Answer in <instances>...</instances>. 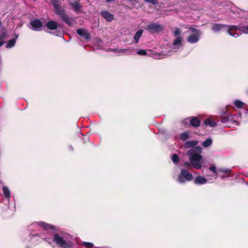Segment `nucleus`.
Segmentation results:
<instances>
[{"mask_svg": "<svg viewBox=\"0 0 248 248\" xmlns=\"http://www.w3.org/2000/svg\"><path fill=\"white\" fill-rule=\"evenodd\" d=\"M202 152V148L200 146H197L189 150L187 155L189 156L190 162L187 161L184 162L183 167L189 169L192 166L197 170L200 169L202 168V165L200 161L202 159V156L200 154Z\"/></svg>", "mask_w": 248, "mask_h": 248, "instance_id": "f257e3e1", "label": "nucleus"}, {"mask_svg": "<svg viewBox=\"0 0 248 248\" xmlns=\"http://www.w3.org/2000/svg\"><path fill=\"white\" fill-rule=\"evenodd\" d=\"M52 241L59 248H72L73 243L68 240L65 236H62L60 234L55 233L53 234Z\"/></svg>", "mask_w": 248, "mask_h": 248, "instance_id": "f03ea898", "label": "nucleus"}, {"mask_svg": "<svg viewBox=\"0 0 248 248\" xmlns=\"http://www.w3.org/2000/svg\"><path fill=\"white\" fill-rule=\"evenodd\" d=\"M193 179V175L187 170L182 169L178 178V181L181 183H184L186 181H191Z\"/></svg>", "mask_w": 248, "mask_h": 248, "instance_id": "7ed1b4c3", "label": "nucleus"}, {"mask_svg": "<svg viewBox=\"0 0 248 248\" xmlns=\"http://www.w3.org/2000/svg\"><path fill=\"white\" fill-rule=\"evenodd\" d=\"M163 29V26L157 23H150L146 27V30L151 33H159Z\"/></svg>", "mask_w": 248, "mask_h": 248, "instance_id": "20e7f679", "label": "nucleus"}, {"mask_svg": "<svg viewBox=\"0 0 248 248\" xmlns=\"http://www.w3.org/2000/svg\"><path fill=\"white\" fill-rule=\"evenodd\" d=\"M29 28L33 31H39L43 29L44 25L40 20L34 19L30 21Z\"/></svg>", "mask_w": 248, "mask_h": 248, "instance_id": "39448f33", "label": "nucleus"}, {"mask_svg": "<svg viewBox=\"0 0 248 248\" xmlns=\"http://www.w3.org/2000/svg\"><path fill=\"white\" fill-rule=\"evenodd\" d=\"M51 3L54 8L55 13L60 17L65 14V10L62 7L61 4L57 0H51Z\"/></svg>", "mask_w": 248, "mask_h": 248, "instance_id": "423d86ee", "label": "nucleus"}, {"mask_svg": "<svg viewBox=\"0 0 248 248\" xmlns=\"http://www.w3.org/2000/svg\"><path fill=\"white\" fill-rule=\"evenodd\" d=\"M80 0H76L75 1H69V4L72 9L76 13L78 14L82 12V6L79 3Z\"/></svg>", "mask_w": 248, "mask_h": 248, "instance_id": "0eeeda50", "label": "nucleus"}, {"mask_svg": "<svg viewBox=\"0 0 248 248\" xmlns=\"http://www.w3.org/2000/svg\"><path fill=\"white\" fill-rule=\"evenodd\" d=\"M230 28V25L223 24L213 23L212 24L211 29L214 32H218L222 30L227 31L228 28Z\"/></svg>", "mask_w": 248, "mask_h": 248, "instance_id": "6e6552de", "label": "nucleus"}, {"mask_svg": "<svg viewBox=\"0 0 248 248\" xmlns=\"http://www.w3.org/2000/svg\"><path fill=\"white\" fill-rule=\"evenodd\" d=\"M186 120H189L190 124L195 128H197L201 125V121L197 117L195 116L188 117Z\"/></svg>", "mask_w": 248, "mask_h": 248, "instance_id": "1a4fd4ad", "label": "nucleus"}, {"mask_svg": "<svg viewBox=\"0 0 248 248\" xmlns=\"http://www.w3.org/2000/svg\"><path fill=\"white\" fill-rule=\"evenodd\" d=\"M201 34L202 33L192 34L187 37V41L190 44L196 43L199 41Z\"/></svg>", "mask_w": 248, "mask_h": 248, "instance_id": "9d476101", "label": "nucleus"}, {"mask_svg": "<svg viewBox=\"0 0 248 248\" xmlns=\"http://www.w3.org/2000/svg\"><path fill=\"white\" fill-rule=\"evenodd\" d=\"M182 45V38L180 36H178L176 37L175 39H174L173 43L172 44V49H174L175 51H176L177 49L181 47Z\"/></svg>", "mask_w": 248, "mask_h": 248, "instance_id": "9b49d317", "label": "nucleus"}, {"mask_svg": "<svg viewBox=\"0 0 248 248\" xmlns=\"http://www.w3.org/2000/svg\"><path fill=\"white\" fill-rule=\"evenodd\" d=\"M60 18L69 26H72L75 23V20L73 18L69 16L66 14L62 16Z\"/></svg>", "mask_w": 248, "mask_h": 248, "instance_id": "f8f14e48", "label": "nucleus"}, {"mask_svg": "<svg viewBox=\"0 0 248 248\" xmlns=\"http://www.w3.org/2000/svg\"><path fill=\"white\" fill-rule=\"evenodd\" d=\"M77 33L80 36L86 40H89L90 38V35L87 30L83 28L78 29L77 30Z\"/></svg>", "mask_w": 248, "mask_h": 248, "instance_id": "ddd939ff", "label": "nucleus"}, {"mask_svg": "<svg viewBox=\"0 0 248 248\" xmlns=\"http://www.w3.org/2000/svg\"><path fill=\"white\" fill-rule=\"evenodd\" d=\"M101 15L107 21L110 22L114 19V16L108 11H102L101 12Z\"/></svg>", "mask_w": 248, "mask_h": 248, "instance_id": "4468645a", "label": "nucleus"}, {"mask_svg": "<svg viewBox=\"0 0 248 248\" xmlns=\"http://www.w3.org/2000/svg\"><path fill=\"white\" fill-rule=\"evenodd\" d=\"M58 26V23L53 20L48 21L46 24L47 28L51 30H56Z\"/></svg>", "mask_w": 248, "mask_h": 248, "instance_id": "2eb2a0df", "label": "nucleus"}, {"mask_svg": "<svg viewBox=\"0 0 248 248\" xmlns=\"http://www.w3.org/2000/svg\"><path fill=\"white\" fill-rule=\"evenodd\" d=\"M39 225L46 231H53L55 229V227L54 226L47 224L45 222H40L39 223Z\"/></svg>", "mask_w": 248, "mask_h": 248, "instance_id": "dca6fc26", "label": "nucleus"}, {"mask_svg": "<svg viewBox=\"0 0 248 248\" xmlns=\"http://www.w3.org/2000/svg\"><path fill=\"white\" fill-rule=\"evenodd\" d=\"M239 29H240V27H237L236 26H234V25L233 26H230V28H229L227 29V31L230 35L236 38L239 36V34H238L237 33H232L231 32V30L236 31L237 30H239Z\"/></svg>", "mask_w": 248, "mask_h": 248, "instance_id": "f3484780", "label": "nucleus"}, {"mask_svg": "<svg viewBox=\"0 0 248 248\" xmlns=\"http://www.w3.org/2000/svg\"><path fill=\"white\" fill-rule=\"evenodd\" d=\"M198 144V141L197 140H194L191 141H186L184 144V147L185 148H189L190 147H192V148L197 147L196 146Z\"/></svg>", "mask_w": 248, "mask_h": 248, "instance_id": "a211bd4d", "label": "nucleus"}, {"mask_svg": "<svg viewBox=\"0 0 248 248\" xmlns=\"http://www.w3.org/2000/svg\"><path fill=\"white\" fill-rule=\"evenodd\" d=\"M207 181V179L204 177L201 176H199L196 177L194 180V183L197 185H202L206 183Z\"/></svg>", "mask_w": 248, "mask_h": 248, "instance_id": "6ab92c4d", "label": "nucleus"}, {"mask_svg": "<svg viewBox=\"0 0 248 248\" xmlns=\"http://www.w3.org/2000/svg\"><path fill=\"white\" fill-rule=\"evenodd\" d=\"M143 32V30L142 29L139 30L135 33L134 36V40L135 44H138L139 42V39L141 36Z\"/></svg>", "mask_w": 248, "mask_h": 248, "instance_id": "aec40b11", "label": "nucleus"}, {"mask_svg": "<svg viewBox=\"0 0 248 248\" xmlns=\"http://www.w3.org/2000/svg\"><path fill=\"white\" fill-rule=\"evenodd\" d=\"M116 52L129 55L133 54V50L130 48H121L118 50H116Z\"/></svg>", "mask_w": 248, "mask_h": 248, "instance_id": "412c9836", "label": "nucleus"}, {"mask_svg": "<svg viewBox=\"0 0 248 248\" xmlns=\"http://www.w3.org/2000/svg\"><path fill=\"white\" fill-rule=\"evenodd\" d=\"M204 124L210 126L211 127H215L217 125V124L211 119H206L204 121Z\"/></svg>", "mask_w": 248, "mask_h": 248, "instance_id": "4be33fe9", "label": "nucleus"}, {"mask_svg": "<svg viewBox=\"0 0 248 248\" xmlns=\"http://www.w3.org/2000/svg\"><path fill=\"white\" fill-rule=\"evenodd\" d=\"M233 119V117L231 115L221 116L220 121L223 123H227L231 122Z\"/></svg>", "mask_w": 248, "mask_h": 248, "instance_id": "5701e85b", "label": "nucleus"}, {"mask_svg": "<svg viewBox=\"0 0 248 248\" xmlns=\"http://www.w3.org/2000/svg\"><path fill=\"white\" fill-rule=\"evenodd\" d=\"M2 191L6 198H9L10 197V192L7 187L3 186L2 187Z\"/></svg>", "mask_w": 248, "mask_h": 248, "instance_id": "b1692460", "label": "nucleus"}, {"mask_svg": "<svg viewBox=\"0 0 248 248\" xmlns=\"http://www.w3.org/2000/svg\"><path fill=\"white\" fill-rule=\"evenodd\" d=\"M16 39H12L7 42L6 46V48H12L14 47L16 44Z\"/></svg>", "mask_w": 248, "mask_h": 248, "instance_id": "393cba45", "label": "nucleus"}, {"mask_svg": "<svg viewBox=\"0 0 248 248\" xmlns=\"http://www.w3.org/2000/svg\"><path fill=\"white\" fill-rule=\"evenodd\" d=\"M212 142V140L211 138H208L202 143V146L204 147L207 148L210 146Z\"/></svg>", "mask_w": 248, "mask_h": 248, "instance_id": "a878e982", "label": "nucleus"}, {"mask_svg": "<svg viewBox=\"0 0 248 248\" xmlns=\"http://www.w3.org/2000/svg\"><path fill=\"white\" fill-rule=\"evenodd\" d=\"M189 137V135L187 132H182L180 136V139L182 140H186Z\"/></svg>", "mask_w": 248, "mask_h": 248, "instance_id": "bb28decb", "label": "nucleus"}, {"mask_svg": "<svg viewBox=\"0 0 248 248\" xmlns=\"http://www.w3.org/2000/svg\"><path fill=\"white\" fill-rule=\"evenodd\" d=\"M234 104L237 108H241L243 107L244 103L239 100H237L234 101Z\"/></svg>", "mask_w": 248, "mask_h": 248, "instance_id": "cd10ccee", "label": "nucleus"}, {"mask_svg": "<svg viewBox=\"0 0 248 248\" xmlns=\"http://www.w3.org/2000/svg\"><path fill=\"white\" fill-rule=\"evenodd\" d=\"M219 172L223 173L226 175L229 174L231 172V170L228 169L220 168L218 169Z\"/></svg>", "mask_w": 248, "mask_h": 248, "instance_id": "c85d7f7f", "label": "nucleus"}, {"mask_svg": "<svg viewBox=\"0 0 248 248\" xmlns=\"http://www.w3.org/2000/svg\"><path fill=\"white\" fill-rule=\"evenodd\" d=\"M171 159L174 163H177L179 161V157L177 154H174L172 156Z\"/></svg>", "mask_w": 248, "mask_h": 248, "instance_id": "c756f323", "label": "nucleus"}, {"mask_svg": "<svg viewBox=\"0 0 248 248\" xmlns=\"http://www.w3.org/2000/svg\"><path fill=\"white\" fill-rule=\"evenodd\" d=\"M189 30L192 32L193 34H197V33H201L200 30L197 29L196 28L193 27H189L188 28Z\"/></svg>", "mask_w": 248, "mask_h": 248, "instance_id": "7c9ffc66", "label": "nucleus"}, {"mask_svg": "<svg viewBox=\"0 0 248 248\" xmlns=\"http://www.w3.org/2000/svg\"><path fill=\"white\" fill-rule=\"evenodd\" d=\"M239 30L244 33L248 34V26L240 27Z\"/></svg>", "mask_w": 248, "mask_h": 248, "instance_id": "2f4dec72", "label": "nucleus"}, {"mask_svg": "<svg viewBox=\"0 0 248 248\" xmlns=\"http://www.w3.org/2000/svg\"><path fill=\"white\" fill-rule=\"evenodd\" d=\"M181 33V31L179 29L176 28L174 29L173 31V34L174 36L177 37L178 36H180V34Z\"/></svg>", "mask_w": 248, "mask_h": 248, "instance_id": "473e14b6", "label": "nucleus"}, {"mask_svg": "<svg viewBox=\"0 0 248 248\" xmlns=\"http://www.w3.org/2000/svg\"><path fill=\"white\" fill-rule=\"evenodd\" d=\"M137 54L139 55L145 56L147 53L145 49H140L137 51Z\"/></svg>", "mask_w": 248, "mask_h": 248, "instance_id": "72a5a7b5", "label": "nucleus"}, {"mask_svg": "<svg viewBox=\"0 0 248 248\" xmlns=\"http://www.w3.org/2000/svg\"><path fill=\"white\" fill-rule=\"evenodd\" d=\"M83 245L87 247V248H92L93 246V244L90 242H83Z\"/></svg>", "mask_w": 248, "mask_h": 248, "instance_id": "f704fd0d", "label": "nucleus"}, {"mask_svg": "<svg viewBox=\"0 0 248 248\" xmlns=\"http://www.w3.org/2000/svg\"><path fill=\"white\" fill-rule=\"evenodd\" d=\"M209 170H211L212 172H213L214 173H217V170L216 167L215 166H214V165H212L211 167H210Z\"/></svg>", "mask_w": 248, "mask_h": 248, "instance_id": "c9c22d12", "label": "nucleus"}, {"mask_svg": "<svg viewBox=\"0 0 248 248\" xmlns=\"http://www.w3.org/2000/svg\"><path fill=\"white\" fill-rule=\"evenodd\" d=\"M146 2L151 3L155 5L158 3L157 0H145Z\"/></svg>", "mask_w": 248, "mask_h": 248, "instance_id": "e433bc0d", "label": "nucleus"}, {"mask_svg": "<svg viewBox=\"0 0 248 248\" xmlns=\"http://www.w3.org/2000/svg\"><path fill=\"white\" fill-rule=\"evenodd\" d=\"M170 55H171L170 52H169V53H166L165 55H163V54H162L160 55V59H162V58H164L165 57L167 56H169Z\"/></svg>", "mask_w": 248, "mask_h": 248, "instance_id": "4c0bfd02", "label": "nucleus"}, {"mask_svg": "<svg viewBox=\"0 0 248 248\" xmlns=\"http://www.w3.org/2000/svg\"><path fill=\"white\" fill-rule=\"evenodd\" d=\"M4 43V42L0 41V47Z\"/></svg>", "mask_w": 248, "mask_h": 248, "instance_id": "58836bf2", "label": "nucleus"}]
</instances>
